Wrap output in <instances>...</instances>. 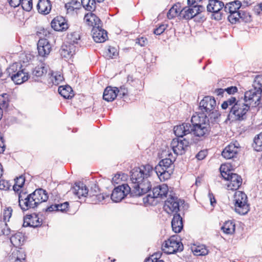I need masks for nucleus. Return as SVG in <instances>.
Returning a JSON list of instances; mask_svg holds the SVG:
<instances>
[{
  "label": "nucleus",
  "mask_w": 262,
  "mask_h": 262,
  "mask_svg": "<svg viewBox=\"0 0 262 262\" xmlns=\"http://www.w3.org/2000/svg\"><path fill=\"white\" fill-rule=\"evenodd\" d=\"M152 170V166L148 164L132 169L130 171L131 187L127 183L115 187L111 195L112 200L118 203L124 199L128 194H130L131 196L137 197L149 192L151 189L149 178Z\"/></svg>",
  "instance_id": "nucleus-1"
},
{
  "label": "nucleus",
  "mask_w": 262,
  "mask_h": 262,
  "mask_svg": "<svg viewBox=\"0 0 262 262\" xmlns=\"http://www.w3.org/2000/svg\"><path fill=\"white\" fill-rule=\"evenodd\" d=\"M261 99L253 89L246 91L244 98H241L230 108L227 119L242 121L246 118V114L251 108L256 107L260 104Z\"/></svg>",
  "instance_id": "nucleus-2"
},
{
  "label": "nucleus",
  "mask_w": 262,
  "mask_h": 262,
  "mask_svg": "<svg viewBox=\"0 0 262 262\" xmlns=\"http://www.w3.org/2000/svg\"><path fill=\"white\" fill-rule=\"evenodd\" d=\"M201 116H193L191 119V123H183L181 124L175 125L172 131H197L198 129L204 130L210 127L211 123L208 115L202 114Z\"/></svg>",
  "instance_id": "nucleus-3"
},
{
  "label": "nucleus",
  "mask_w": 262,
  "mask_h": 262,
  "mask_svg": "<svg viewBox=\"0 0 262 262\" xmlns=\"http://www.w3.org/2000/svg\"><path fill=\"white\" fill-rule=\"evenodd\" d=\"M199 110L202 114L208 115L212 123L216 122L221 116L213 96H205L199 103Z\"/></svg>",
  "instance_id": "nucleus-4"
},
{
  "label": "nucleus",
  "mask_w": 262,
  "mask_h": 262,
  "mask_svg": "<svg viewBox=\"0 0 262 262\" xmlns=\"http://www.w3.org/2000/svg\"><path fill=\"white\" fill-rule=\"evenodd\" d=\"M19 63L15 62L10 66L3 73L6 78L10 77L16 84H20L27 81L29 75Z\"/></svg>",
  "instance_id": "nucleus-5"
},
{
  "label": "nucleus",
  "mask_w": 262,
  "mask_h": 262,
  "mask_svg": "<svg viewBox=\"0 0 262 262\" xmlns=\"http://www.w3.org/2000/svg\"><path fill=\"white\" fill-rule=\"evenodd\" d=\"M177 138L172 139L170 143L173 153L177 156L185 154L189 147V137H185L186 132H173Z\"/></svg>",
  "instance_id": "nucleus-6"
},
{
  "label": "nucleus",
  "mask_w": 262,
  "mask_h": 262,
  "mask_svg": "<svg viewBox=\"0 0 262 262\" xmlns=\"http://www.w3.org/2000/svg\"><path fill=\"white\" fill-rule=\"evenodd\" d=\"M48 198L49 195L46 190L42 188H38L27 195L25 205L27 207L35 209L42 203L47 202Z\"/></svg>",
  "instance_id": "nucleus-7"
},
{
  "label": "nucleus",
  "mask_w": 262,
  "mask_h": 262,
  "mask_svg": "<svg viewBox=\"0 0 262 262\" xmlns=\"http://www.w3.org/2000/svg\"><path fill=\"white\" fill-rule=\"evenodd\" d=\"M168 186L163 184L153 188L152 194H148L143 199L144 204L150 205H156L159 202L158 199H162L167 196Z\"/></svg>",
  "instance_id": "nucleus-8"
},
{
  "label": "nucleus",
  "mask_w": 262,
  "mask_h": 262,
  "mask_svg": "<svg viewBox=\"0 0 262 262\" xmlns=\"http://www.w3.org/2000/svg\"><path fill=\"white\" fill-rule=\"evenodd\" d=\"M184 246L178 235L171 236L162 245L163 251L168 254H174L183 250Z\"/></svg>",
  "instance_id": "nucleus-9"
},
{
  "label": "nucleus",
  "mask_w": 262,
  "mask_h": 262,
  "mask_svg": "<svg viewBox=\"0 0 262 262\" xmlns=\"http://www.w3.org/2000/svg\"><path fill=\"white\" fill-rule=\"evenodd\" d=\"M235 211L241 215L247 214L249 210V205L247 204V195L242 191H237L234 195Z\"/></svg>",
  "instance_id": "nucleus-10"
},
{
  "label": "nucleus",
  "mask_w": 262,
  "mask_h": 262,
  "mask_svg": "<svg viewBox=\"0 0 262 262\" xmlns=\"http://www.w3.org/2000/svg\"><path fill=\"white\" fill-rule=\"evenodd\" d=\"M224 3L219 0H209L207 5V10L209 12L212 13L211 18L216 20L222 19L225 15L224 9Z\"/></svg>",
  "instance_id": "nucleus-11"
},
{
  "label": "nucleus",
  "mask_w": 262,
  "mask_h": 262,
  "mask_svg": "<svg viewBox=\"0 0 262 262\" xmlns=\"http://www.w3.org/2000/svg\"><path fill=\"white\" fill-rule=\"evenodd\" d=\"M242 7V2L238 0L228 3L225 5L224 12L226 14L230 13L228 16V20L232 24H235L238 21L236 13Z\"/></svg>",
  "instance_id": "nucleus-12"
},
{
  "label": "nucleus",
  "mask_w": 262,
  "mask_h": 262,
  "mask_svg": "<svg viewBox=\"0 0 262 262\" xmlns=\"http://www.w3.org/2000/svg\"><path fill=\"white\" fill-rule=\"evenodd\" d=\"M184 203V200H181L176 196H170L165 202L164 207L165 209L168 208L171 212L178 213L180 204H183Z\"/></svg>",
  "instance_id": "nucleus-13"
},
{
  "label": "nucleus",
  "mask_w": 262,
  "mask_h": 262,
  "mask_svg": "<svg viewBox=\"0 0 262 262\" xmlns=\"http://www.w3.org/2000/svg\"><path fill=\"white\" fill-rule=\"evenodd\" d=\"M42 220H40L38 214H27L24 217V227H32L34 228L41 226Z\"/></svg>",
  "instance_id": "nucleus-14"
},
{
  "label": "nucleus",
  "mask_w": 262,
  "mask_h": 262,
  "mask_svg": "<svg viewBox=\"0 0 262 262\" xmlns=\"http://www.w3.org/2000/svg\"><path fill=\"white\" fill-rule=\"evenodd\" d=\"M94 40L97 43L104 42L107 38V32L101 28V25L95 26L92 30Z\"/></svg>",
  "instance_id": "nucleus-15"
},
{
  "label": "nucleus",
  "mask_w": 262,
  "mask_h": 262,
  "mask_svg": "<svg viewBox=\"0 0 262 262\" xmlns=\"http://www.w3.org/2000/svg\"><path fill=\"white\" fill-rule=\"evenodd\" d=\"M51 45L49 41L45 38H40L37 43L38 54L42 57L49 55L51 51Z\"/></svg>",
  "instance_id": "nucleus-16"
},
{
  "label": "nucleus",
  "mask_w": 262,
  "mask_h": 262,
  "mask_svg": "<svg viewBox=\"0 0 262 262\" xmlns=\"http://www.w3.org/2000/svg\"><path fill=\"white\" fill-rule=\"evenodd\" d=\"M51 27L56 31H63L69 28L67 20L61 16L55 17L51 23Z\"/></svg>",
  "instance_id": "nucleus-17"
},
{
  "label": "nucleus",
  "mask_w": 262,
  "mask_h": 262,
  "mask_svg": "<svg viewBox=\"0 0 262 262\" xmlns=\"http://www.w3.org/2000/svg\"><path fill=\"white\" fill-rule=\"evenodd\" d=\"M238 154L237 147L234 144H230L223 149L221 155L226 159H232L235 161Z\"/></svg>",
  "instance_id": "nucleus-18"
},
{
  "label": "nucleus",
  "mask_w": 262,
  "mask_h": 262,
  "mask_svg": "<svg viewBox=\"0 0 262 262\" xmlns=\"http://www.w3.org/2000/svg\"><path fill=\"white\" fill-rule=\"evenodd\" d=\"M225 180L230 181L228 187L231 190H237L238 189L242 183L241 177L237 173L233 172L228 174Z\"/></svg>",
  "instance_id": "nucleus-19"
},
{
  "label": "nucleus",
  "mask_w": 262,
  "mask_h": 262,
  "mask_svg": "<svg viewBox=\"0 0 262 262\" xmlns=\"http://www.w3.org/2000/svg\"><path fill=\"white\" fill-rule=\"evenodd\" d=\"M100 188L98 184H93L91 187L90 190H89V195L91 197L95 196L98 202H101L106 198H108L110 194L105 193H99Z\"/></svg>",
  "instance_id": "nucleus-20"
},
{
  "label": "nucleus",
  "mask_w": 262,
  "mask_h": 262,
  "mask_svg": "<svg viewBox=\"0 0 262 262\" xmlns=\"http://www.w3.org/2000/svg\"><path fill=\"white\" fill-rule=\"evenodd\" d=\"M209 132H201L199 134L198 132H187L186 133L185 137H189V146L193 144H196L199 142L203 140L206 136L209 135Z\"/></svg>",
  "instance_id": "nucleus-21"
},
{
  "label": "nucleus",
  "mask_w": 262,
  "mask_h": 262,
  "mask_svg": "<svg viewBox=\"0 0 262 262\" xmlns=\"http://www.w3.org/2000/svg\"><path fill=\"white\" fill-rule=\"evenodd\" d=\"M72 191L74 194L79 198L81 196H86L89 195V189L85 185L81 182L75 183V186L72 188Z\"/></svg>",
  "instance_id": "nucleus-22"
},
{
  "label": "nucleus",
  "mask_w": 262,
  "mask_h": 262,
  "mask_svg": "<svg viewBox=\"0 0 262 262\" xmlns=\"http://www.w3.org/2000/svg\"><path fill=\"white\" fill-rule=\"evenodd\" d=\"M75 53V47L73 45H65L61 47L60 53L61 57L65 60L70 59Z\"/></svg>",
  "instance_id": "nucleus-23"
},
{
  "label": "nucleus",
  "mask_w": 262,
  "mask_h": 262,
  "mask_svg": "<svg viewBox=\"0 0 262 262\" xmlns=\"http://www.w3.org/2000/svg\"><path fill=\"white\" fill-rule=\"evenodd\" d=\"M172 231L177 233H180L183 228V219L179 213H174L171 221Z\"/></svg>",
  "instance_id": "nucleus-24"
},
{
  "label": "nucleus",
  "mask_w": 262,
  "mask_h": 262,
  "mask_svg": "<svg viewBox=\"0 0 262 262\" xmlns=\"http://www.w3.org/2000/svg\"><path fill=\"white\" fill-rule=\"evenodd\" d=\"M36 7L39 13L47 15L51 12L52 4L50 0H39Z\"/></svg>",
  "instance_id": "nucleus-25"
},
{
  "label": "nucleus",
  "mask_w": 262,
  "mask_h": 262,
  "mask_svg": "<svg viewBox=\"0 0 262 262\" xmlns=\"http://www.w3.org/2000/svg\"><path fill=\"white\" fill-rule=\"evenodd\" d=\"M65 8L68 14H77V11L81 8V2L77 0H71L65 4Z\"/></svg>",
  "instance_id": "nucleus-26"
},
{
  "label": "nucleus",
  "mask_w": 262,
  "mask_h": 262,
  "mask_svg": "<svg viewBox=\"0 0 262 262\" xmlns=\"http://www.w3.org/2000/svg\"><path fill=\"white\" fill-rule=\"evenodd\" d=\"M84 20L90 26H97L102 25L100 19L96 16L93 12H90L85 14L84 17Z\"/></svg>",
  "instance_id": "nucleus-27"
},
{
  "label": "nucleus",
  "mask_w": 262,
  "mask_h": 262,
  "mask_svg": "<svg viewBox=\"0 0 262 262\" xmlns=\"http://www.w3.org/2000/svg\"><path fill=\"white\" fill-rule=\"evenodd\" d=\"M172 161L170 158H165L160 160L158 164L153 169V170H162L173 169ZM152 168H154L152 167ZM153 172V171H152ZM152 173V172H151ZM152 173H151V176Z\"/></svg>",
  "instance_id": "nucleus-28"
},
{
  "label": "nucleus",
  "mask_w": 262,
  "mask_h": 262,
  "mask_svg": "<svg viewBox=\"0 0 262 262\" xmlns=\"http://www.w3.org/2000/svg\"><path fill=\"white\" fill-rule=\"evenodd\" d=\"M117 96L116 89L112 86H107L104 90L103 99L107 102L113 101Z\"/></svg>",
  "instance_id": "nucleus-29"
},
{
  "label": "nucleus",
  "mask_w": 262,
  "mask_h": 262,
  "mask_svg": "<svg viewBox=\"0 0 262 262\" xmlns=\"http://www.w3.org/2000/svg\"><path fill=\"white\" fill-rule=\"evenodd\" d=\"M58 92L61 96L67 99H71L74 96L72 88L69 85L59 86Z\"/></svg>",
  "instance_id": "nucleus-30"
},
{
  "label": "nucleus",
  "mask_w": 262,
  "mask_h": 262,
  "mask_svg": "<svg viewBox=\"0 0 262 262\" xmlns=\"http://www.w3.org/2000/svg\"><path fill=\"white\" fill-rule=\"evenodd\" d=\"M193 12L192 6L188 5L187 7H185L181 10L180 14L183 19L189 20L199 14V11H196L195 13H193Z\"/></svg>",
  "instance_id": "nucleus-31"
},
{
  "label": "nucleus",
  "mask_w": 262,
  "mask_h": 262,
  "mask_svg": "<svg viewBox=\"0 0 262 262\" xmlns=\"http://www.w3.org/2000/svg\"><path fill=\"white\" fill-rule=\"evenodd\" d=\"M47 72V69L42 65L36 67L32 72V78L35 81H38V78L41 77Z\"/></svg>",
  "instance_id": "nucleus-32"
},
{
  "label": "nucleus",
  "mask_w": 262,
  "mask_h": 262,
  "mask_svg": "<svg viewBox=\"0 0 262 262\" xmlns=\"http://www.w3.org/2000/svg\"><path fill=\"white\" fill-rule=\"evenodd\" d=\"M253 90L261 98L262 96V75L255 76L253 83Z\"/></svg>",
  "instance_id": "nucleus-33"
},
{
  "label": "nucleus",
  "mask_w": 262,
  "mask_h": 262,
  "mask_svg": "<svg viewBox=\"0 0 262 262\" xmlns=\"http://www.w3.org/2000/svg\"><path fill=\"white\" fill-rule=\"evenodd\" d=\"M9 95L4 93L0 95V120L3 116V110L7 109L9 104Z\"/></svg>",
  "instance_id": "nucleus-34"
},
{
  "label": "nucleus",
  "mask_w": 262,
  "mask_h": 262,
  "mask_svg": "<svg viewBox=\"0 0 262 262\" xmlns=\"http://www.w3.org/2000/svg\"><path fill=\"white\" fill-rule=\"evenodd\" d=\"M191 251L194 255L196 256H204L208 253V250L205 245H194L191 247Z\"/></svg>",
  "instance_id": "nucleus-35"
},
{
  "label": "nucleus",
  "mask_w": 262,
  "mask_h": 262,
  "mask_svg": "<svg viewBox=\"0 0 262 262\" xmlns=\"http://www.w3.org/2000/svg\"><path fill=\"white\" fill-rule=\"evenodd\" d=\"M235 225L231 221H228L224 223L223 226L221 227L222 230L227 234H232L235 232Z\"/></svg>",
  "instance_id": "nucleus-36"
},
{
  "label": "nucleus",
  "mask_w": 262,
  "mask_h": 262,
  "mask_svg": "<svg viewBox=\"0 0 262 262\" xmlns=\"http://www.w3.org/2000/svg\"><path fill=\"white\" fill-rule=\"evenodd\" d=\"M81 7L89 12H93L96 8L95 0H81Z\"/></svg>",
  "instance_id": "nucleus-37"
},
{
  "label": "nucleus",
  "mask_w": 262,
  "mask_h": 262,
  "mask_svg": "<svg viewBox=\"0 0 262 262\" xmlns=\"http://www.w3.org/2000/svg\"><path fill=\"white\" fill-rule=\"evenodd\" d=\"M236 16L238 17V20L240 18L245 23H249L252 20V16L250 13L243 9L238 10Z\"/></svg>",
  "instance_id": "nucleus-38"
},
{
  "label": "nucleus",
  "mask_w": 262,
  "mask_h": 262,
  "mask_svg": "<svg viewBox=\"0 0 262 262\" xmlns=\"http://www.w3.org/2000/svg\"><path fill=\"white\" fill-rule=\"evenodd\" d=\"M27 196V192L26 191H23L21 190L18 193L19 206L23 211H27L29 209H31V208L27 207L25 205Z\"/></svg>",
  "instance_id": "nucleus-39"
},
{
  "label": "nucleus",
  "mask_w": 262,
  "mask_h": 262,
  "mask_svg": "<svg viewBox=\"0 0 262 262\" xmlns=\"http://www.w3.org/2000/svg\"><path fill=\"white\" fill-rule=\"evenodd\" d=\"M155 171L161 180L165 181L170 179L173 173V169L155 170Z\"/></svg>",
  "instance_id": "nucleus-40"
},
{
  "label": "nucleus",
  "mask_w": 262,
  "mask_h": 262,
  "mask_svg": "<svg viewBox=\"0 0 262 262\" xmlns=\"http://www.w3.org/2000/svg\"><path fill=\"white\" fill-rule=\"evenodd\" d=\"M239 98L237 99L235 97H230V98H228L227 100L224 101L221 105V107L223 110H226L228 107H233L234 104L237 102V101L239 100Z\"/></svg>",
  "instance_id": "nucleus-41"
},
{
  "label": "nucleus",
  "mask_w": 262,
  "mask_h": 262,
  "mask_svg": "<svg viewBox=\"0 0 262 262\" xmlns=\"http://www.w3.org/2000/svg\"><path fill=\"white\" fill-rule=\"evenodd\" d=\"M67 38L69 43L74 45V44L78 43V41L80 39V36L79 32H73L68 33Z\"/></svg>",
  "instance_id": "nucleus-42"
},
{
  "label": "nucleus",
  "mask_w": 262,
  "mask_h": 262,
  "mask_svg": "<svg viewBox=\"0 0 262 262\" xmlns=\"http://www.w3.org/2000/svg\"><path fill=\"white\" fill-rule=\"evenodd\" d=\"M255 144L254 149L257 151H262V132H260L254 139Z\"/></svg>",
  "instance_id": "nucleus-43"
},
{
  "label": "nucleus",
  "mask_w": 262,
  "mask_h": 262,
  "mask_svg": "<svg viewBox=\"0 0 262 262\" xmlns=\"http://www.w3.org/2000/svg\"><path fill=\"white\" fill-rule=\"evenodd\" d=\"M12 211L13 210L11 207L6 208L4 210L2 218L4 222L7 223L9 221V219L12 215Z\"/></svg>",
  "instance_id": "nucleus-44"
},
{
  "label": "nucleus",
  "mask_w": 262,
  "mask_h": 262,
  "mask_svg": "<svg viewBox=\"0 0 262 262\" xmlns=\"http://www.w3.org/2000/svg\"><path fill=\"white\" fill-rule=\"evenodd\" d=\"M21 6L24 10L29 12L33 8L32 0H23Z\"/></svg>",
  "instance_id": "nucleus-45"
},
{
  "label": "nucleus",
  "mask_w": 262,
  "mask_h": 262,
  "mask_svg": "<svg viewBox=\"0 0 262 262\" xmlns=\"http://www.w3.org/2000/svg\"><path fill=\"white\" fill-rule=\"evenodd\" d=\"M220 170L221 172V174L225 180V178H226V177L228 176V174H230L231 173H232L230 168L226 165H221L220 168Z\"/></svg>",
  "instance_id": "nucleus-46"
},
{
  "label": "nucleus",
  "mask_w": 262,
  "mask_h": 262,
  "mask_svg": "<svg viewBox=\"0 0 262 262\" xmlns=\"http://www.w3.org/2000/svg\"><path fill=\"white\" fill-rule=\"evenodd\" d=\"M117 92V96L120 98H124L127 95L128 90L124 86H121L119 89L118 88L115 87Z\"/></svg>",
  "instance_id": "nucleus-47"
},
{
  "label": "nucleus",
  "mask_w": 262,
  "mask_h": 262,
  "mask_svg": "<svg viewBox=\"0 0 262 262\" xmlns=\"http://www.w3.org/2000/svg\"><path fill=\"white\" fill-rule=\"evenodd\" d=\"M21 234L20 233H17L13 235L10 240L11 243L14 245H20L21 244Z\"/></svg>",
  "instance_id": "nucleus-48"
},
{
  "label": "nucleus",
  "mask_w": 262,
  "mask_h": 262,
  "mask_svg": "<svg viewBox=\"0 0 262 262\" xmlns=\"http://www.w3.org/2000/svg\"><path fill=\"white\" fill-rule=\"evenodd\" d=\"M57 205V211H60L62 212H67L68 210L69 207V203L68 202H64L62 203L56 204Z\"/></svg>",
  "instance_id": "nucleus-49"
},
{
  "label": "nucleus",
  "mask_w": 262,
  "mask_h": 262,
  "mask_svg": "<svg viewBox=\"0 0 262 262\" xmlns=\"http://www.w3.org/2000/svg\"><path fill=\"white\" fill-rule=\"evenodd\" d=\"M179 11L174 6L171 8L167 14V16L169 19H172L176 16Z\"/></svg>",
  "instance_id": "nucleus-50"
},
{
  "label": "nucleus",
  "mask_w": 262,
  "mask_h": 262,
  "mask_svg": "<svg viewBox=\"0 0 262 262\" xmlns=\"http://www.w3.org/2000/svg\"><path fill=\"white\" fill-rule=\"evenodd\" d=\"M118 52L117 49L114 47H110L106 52V56L109 58H113L117 56Z\"/></svg>",
  "instance_id": "nucleus-51"
},
{
  "label": "nucleus",
  "mask_w": 262,
  "mask_h": 262,
  "mask_svg": "<svg viewBox=\"0 0 262 262\" xmlns=\"http://www.w3.org/2000/svg\"><path fill=\"white\" fill-rule=\"evenodd\" d=\"M11 186V184L8 181L4 179L0 180V189L6 190H9Z\"/></svg>",
  "instance_id": "nucleus-52"
},
{
  "label": "nucleus",
  "mask_w": 262,
  "mask_h": 262,
  "mask_svg": "<svg viewBox=\"0 0 262 262\" xmlns=\"http://www.w3.org/2000/svg\"><path fill=\"white\" fill-rule=\"evenodd\" d=\"M16 257L15 259L26 261V255L25 253V251L21 249L16 252Z\"/></svg>",
  "instance_id": "nucleus-53"
},
{
  "label": "nucleus",
  "mask_w": 262,
  "mask_h": 262,
  "mask_svg": "<svg viewBox=\"0 0 262 262\" xmlns=\"http://www.w3.org/2000/svg\"><path fill=\"white\" fill-rule=\"evenodd\" d=\"M136 43L139 44L141 47H144L148 43V40L143 36L139 37L136 39Z\"/></svg>",
  "instance_id": "nucleus-54"
},
{
  "label": "nucleus",
  "mask_w": 262,
  "mask_h": 262,
  "mask_svg": "<svg viewBox=\"0 0 262 262\" xmlns=\"http://www.w3.org/2000/svg\"><path fill=\"white\" fill-rule=\"evenodd\" d=\"M15 184L18 186V188H22L24 186L25 179L23 176L16 178L15 180Z\"/></svg>",
  "instance_id": "nucleus-55"
},
{
  "label": "nucleus",
  "mask_w": 262,
  "mask_h": 262,
  "mask_svg": "<svg viewBox=\"0 0 262 262\" xmlns=\"http://www.w3.org/2000/svg\"><path fill=\"white\" fill-rule=\"evenodd\" d=\"M166 27L164 25H160L158 28H156L154 30V33L156 35H159L164 32Z\"/></svg>",
  "instance_id": "nucleus-56"
},
{
  "label": "nucleus",
  "mask_w": 262,
  "mask_h": 262,
  "mask_svg": "<svg viewBox=\"0 0 262 262\" xmlns=\"http://www.w3.org/2000/svg\"><path fill=\"white\" fill-rule=\"evenodd\" d=\"M192 8L193 9L194 12L193 13H195L196 11H199V14L202 12L205 11V8L203 5H192Z\"/></svg>",
  "instance_id": "nucleus-57"
},
{
  "label": "nucleus",
  "mask_w": 262,
  "mask_h": 262,
  "mask_svg": "<svg viewBox=\"0 0 262 262\" xmlns=\"http://www.w3.org/2000/svg\"><path fill=\"white\" fill-rule=\"evenodd\" d=\"M207 155V151L206 150H202L200 151L195 156V158L198 160H203Z\"/></svg>",
  "instance_id": "nucleus-58"
},
{
  "label": "nucleus",
  "mask_w": 262,
  "mask_h": 262,
  "mask_svg": "<svg viewBox=\"0 0 262 262\" xmlns=\"http://www.w3.org/2000/svg\"><path fill=\"white\" fill-rule=\"evenodd\" d=\"M6 148L5 140L4 139L3 135L0 132V154L4 152Z\"/></svg>",
  "instance_id": "nucleus-59"
},
{
  "label": "nucleus",
  "mask_w": 262,
  "mask_h": 262,
  "mask_svg": "<svg viewBox=\"0 0 262 262\" xmlns=\"http://www.w3.org/2000/svg\"><path fill=\"white\" fill-rule=\"evenodd\" d=\"M237 91V88L235 86H231L225 89V92L229 95H233L236 93Z\"/></svg>",
  "instance_id": "nucleus-60"
},
{
  "label": "nucleus",
  "mask_w": 262,
  "mask_h": 262,
  "mask_svg": "<svg viewBox=\"0 0 262 262\" xmlns=\"http://www.w3.org/2000/svg\"><path fill=\"white\" fill-rule=\"evenodd\" d=\"M42 211L43 212H52L53 211H57V205L56 204L51 205L45 208H43Z\"/></svg>",
  "instance_id": "nucleus-61"
},
{
  "label": "nucleus",
  "mask_w": 262,
  "mask_h": 262,
  "mask_svg": "<svg viewBox=\"0 0 262 262\" xmlns=\"http://www.w3.org/2000/svg\"><path fill=\"white\" fill-rule=\"evenodd\" d=\"M23 0H8L10 5L14 8L19 6L22 3Z\"/></svg>",
  "instance_id": "nucleus-62"
},
{
  "label": "nucleus",
  "mask_w": 262,
  "mask_h": 262,
  "mask_svg": "<svg viewBox=\"0 0 262 262\" xmlns=\"http://www.w3.org/2000/svg\"><path fill=\"white\" fill-rule=\"evenodd\" d=\"M208 196L210 199L211 205L214 206V205L216 203V202L213 194L212 192H209Z\"/></svg>",
  "instance_id": "nucleus-63"
},
{
  "label": "nucleus",
  "mask_w": 262,
  "mask_h": 262,
  "mask_svg": "<svg viewBox=\"0 0 262 262\" xmlns=\"http://www.w3.org/2000/svg\"><path fill=\"white\" fill-rule=\"evenodd\" d=\"M5 226H6V227L4 228L2 230L3 233L4 235H7V236L10 235V234H11V230L8 227L7 224L6 223H5Z\"/></svg>",
  "instance_id": "nucleus-64"
}]
</instances>
